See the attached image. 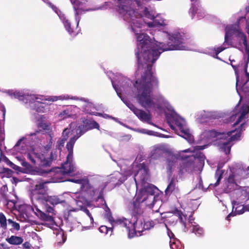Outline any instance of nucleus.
Returning <instances> with one entry per match:
<instances>
[{
  "label": "nucleus",
  "mask_w": 249,
  "mask_h": 249,
  "mask_svg": "<svg viewBox=\"0 0 249 249\" xmlns=\"http://www.w3.org/2000/svg\"><path fill=\"white\" fill-rule=\"evenodd\" d=\"M137 39L138 43L136 55L139 69L141 65L143 66L142 61L144 63L153 65L162 52L181 50L183 47V39L179 33L169 35L167 43H160L159 45L153 42L150 37L144 33L138 34Z\"/></svg>",
  "instance_id": "nucleus-1"
},
{
  "label": "nucleus",
  "mask_w": 249,
  "mask_h": 249,
  "mask_svg": "<svg viewBox=\"0 0 249 249\" xmlns=\"http://www.w3.org/2000/svg\"><path fill=\"white\" fill-rule=\"evenodd\" d=\"M58 151L57 149H53L50 153L49 158H46L43 154H37L38 160L41 161V166L42 167H49L52 164L53 161L55 160L57 158Z\"/></svg>",
  "instance_id": "nucleus-9"
},
{
  "label": "nucleus",
  "mask_w": 249,
  "mask_h": 249,
  "mask_svg": "<svg viewBox=\"0 0 249 249\" xmlns=\"http://www.w3.org/2000/svg\"><path fill=\"white\" fill-rule=\"evenodd\" d=\"M8 164L10 165V166L11 168H12L14 170H15L16 171H21L20 170L21 168L20 167H19L18 166L15 164L14 163H13L11 161H9V163Z\"/></svg>",
  "instance_id": "nucleus-45"
},
{
  "label": "nucleus",
  "mask_w": 249,
  "mask_h": 249,
  "mask_svg": "<svg viewBox=\"0 0 249 249\" xmlns=\"http://www.w3.org/2000/svg\"><path fill=\"white\" fill-rule=\"evenodd\" d=\"M143 66L141 65L138 69H145L144 72L140 79L136 81L135 87L137 88L138 93L137 99L142 107L147 110L148 108L155 107L156 104L153 100L151 94L153 89H158L159 81L158 78L153 75L152 71V65L144 63L142 61ZM139 67V64H138Z\"/></svg>",
  "instance_id": "nucleus-2"
},
{
  "label": "nucleus",
  "mask_w": 249,
  "mask_h": 249,
  "mask_svg": "<svg viewBox=\"0 0 249 249\" xmlns=\"http://www.w3.org/2000/svg\"><path fill=\"white\" fill-rule=\"evenodd\" d=\"M235 177L234 173H231L227 178H225L223 185L224 192L229 193L238 189L239 185Z\"/></svg>",
  "instance_id": "nucleus-7"
},
{
  "label": "nucleus",
  "mask_w": 249,
  "mask_h": 249,
  "mask_svg": "<svg viewBox=\"0 0 249 249\" xmlns=\"http://www.w3.org/2000/svg\"><path fill=\"white\" fill-rule=\"evenodd\" d=\"M52 171V169H51V170H46V171H44L43 172L46 173V174H48L51 172Z\"/></svg>",
  "instance_id": "nucleus-64"
},
{
  "label": "nucleus",
  "mask_w": 249,
  "mask_h": 249,
  "mask_svg": "<svg viewBox=\"0 0 249 249\" xmlns=\"http://www.w3.org/2000/svg\"><path fill=\"white\" fill-rule=\"evenodd\" d=\"M65 142L62 139L59 140L57 143L58 149L61 150V148L64 146Z\"/></svg>",
  "instance_id": "nucleus-48"
},
{
  "label": "nucleus",
  "mask_w": 249,
  "mask_h": 249,
  "mask_svg": "<svg viewBox=\"0 0 249 249\" xmlns=\"http://www.w3.org/2000/svg\"><path fill=\"white\" fill-rule=\"evenodd\" d=\"M245 207V211H249V205H246L244 206Z\"/></svg>",
  "instance_id": "nucleus-63"
},
{
  "label": "nucleus",
  "mask_w": 249,
  "mask_h": 249,
  "mask_svg": "<svg viewBox=\"0 0 249 249\" xmlns=\"http://www.w3.org/2000/svg\"><path fill=\"white\" fill-rule=\"evenodd\" d=\"M246 113L244 111H243L240 114V116L238 117L237 120L235 122V123L233 124V126H235L239 124L241 121L244 119Z\"/></svg>",
  "instance_id": "nucleus-41"
},
{
  "label": "nucleus",
  "mask_w": 249,
  "mask_h": 249,
  "mask_svg": "<svg viewBox=\"0 0 249 249\" xmlns=\"http://www.w3.org/2000/svg\"><path fill=\"white\" fill-rule=\"evenodd\" d=\"M134 114L142 122L146 123L149 124L155 125L151 122L152 115L150 111L145 112L143 110L137 108Z\"/></svg>",
  "instance_id": "nucleus-12"
},
{
  "label": "nucleus",
  "mask_w": 249,
  "mask_h": 249,
  "mask_svg": "<svg viewBox=\"0 0 249 249\" xmlns=\"http://www.w3.org/2000/svg\"><path fill=\"white\" fill-rule=\"evenodd\" d=\"M247 67H248V62L247 63L245 68V74L246 77L247 78V80L246 82L247 83L248 81H249V72L247 71Z\"/></svg>",
  "instance_id": "nucleus-57"
},
{
  "label": "nucleus",
  "mask_w": 249,
  "mask_h": 249,
  "mask_svg": "<svg viewBox=\"0 0 249 249\" xmlns=\"http://www.w3.org/2000/svg\"><path fill=\"white\" fill-rule=\"evenodd\" d=\"M6 241L12 245H19L22 243L23 239L20 236L12 235L10 237L6 238Z\"/></svg>",
  "instance_id": "nucleus-20"
},
{
  "label": "nucleus",
  "mask_w": 249,
  "mask_h": 249,
  "mask_svg": "<svg viewBox=\"0 0 249 249\" xmlns=\"http://www.w3.org/2000/svg\"><path fill=\"white\" fill-rule=\"evenodd\" d=\"M48 182H40L36 184L35 186L34 192L33 193V195L35 193H40L39 191L44 189L45 187V184Z\"/></svg>",
  "instance_id": "nucleus-32"
},
{
  "label": "nucleus",
  "mask_w": 249,
  "mask_h": 249,
  "mask_svg": "<svg viewBox=\"0 0 249 249\" xmlns=\"http://www.w3.org/2000/svg\"><path fill=\"white\" fill-rule=\"evenodd\" d=\"M124 104L126 105V106L133 112L137 109V108L132 103H131L129 101H124Z\"/></svg>",
  "instance_id": "nucleus-38"
},
{
  "label": "nucleus",
  "mask_w": 249,
  "mask_h": 249,
  "mask_svg": "<svg viewBox=\"0 0 249 249\" xmlns=\"http://www.w3.org/2000/svg\"><path fill=\"white\" fill-rule=\"evenodd\" d=\"M9 95L12 98L18 99L19 100L23 101L25 98L24 95L19 92V91H16V92H11L9 91Z\"/></svg>",
  "instance_id": "nucleus-31"
},
{
  "label": "nucleus",
  "mask_w": 249,
  "mask_h": 249,
  "mask_svg": "<svg viewBox=\"0 0 249 249\" xmlns=\"http://www.w3.org/2000/svg\"><path fill=\"white\" fill-rule=\"evenodd\" d=\"M139 171L143 172L145 174H147L148 171V168L146 166L144 163H140L138 165Z\"/></svg>",
  "instance_id": "nucleus-37"
},
{
  "label": "nucleus",
  "mask_w": 249,
  "mask_h": 249,
  "mask_svg": "<svg viewBox=\"0 0 249 249\" xmlns=\"http://www.w3.org/2000/svg\"><path fill=\"white\" fill-rule=\"evenodd\" d=\"M124 17L125 20L135 24V19L141 18L142 15L133 9H129L125 10V12L124 14Z\"/></svg>",
  "instance_id": "nucleus-13"
},
{
  "label": "nucleus",
  "mask_w": 249,
  "mask_h": 249,
  "mask_svg": "<svg viewBox=\"0 0 249 249\" xmlns=\"http://www.w3.org/2000/svg\"><path fill=\"white\" fill-rule=\"evenodd\" d=\"M72 158L73 154L71 159H68V156H67V160L65 162L64 165L63 166L64 169L63 172L65 174H70L73 173L75 170V167L72 163Z\"/></svg>",
  "instance_id": "nucleus-17"
},
{
  "label": "nucleus",
  "mask_w": 249,
  "mask_h": 249,
  "mask_svg": "<svg viewBox=\"0 0 249 249\" xmlns=\"http://www.w3.org/2000/svg\"><path fill=\"white\" fill-rule=\"evenodd\" d=\"M180 131V136L184 138L186 140L191 141L192 139V135L190 134L189 130L188 129H186L184 128V126L181 127V129H178Z\"/></svg>",
  "instance_id": "nucleus-25"
},
{
  "label": "nucleus",
  "mask_w": 249,
  "mask_h": 249,
  "mask_svg": "<svg viewBox=\"0 0 249 249\" xmlns=\"http://www.w3.org/2000/svg\"><path fill=\"white\" fill-rule=\"evenodd\" d=\"M170 246L171 249H184L180 242L177 239H170Z\"/></svg>",
  "instance_id": "nucleus-23"
},
{
  "label": "nucleus",
  "mask_w": 249,
  "mask_h": 249,
  "mask_svg": "<svg viewBox=\"0 0 249 249\" xmlns=\"http://www.w3.org/2000/svg\"><path fill=\"white\" fill-rule=\"evenodd\" d=\"M153 23L154 24V25H161V26H163L164 25V21H162V22H160L159 21H157V19H155L154 20L153 22ZM149 26H153V25H149Z\"/></svg>",
  "instance_id": "nucleus-55"
},
{
  "label": "nucleus",
  "mask_w": 249,
  "mask_h": 249,
  "mask_svg": "<svg viewBox=\"0 0 249 249\" xmlns=\"http://www.w3.org/2000/svg\"><path fill=\"white\" fill-rule=\"evenodd\" d=\"M7 221L9 224H12L14 222V221L11 219H8V220H7Z\"/></svg>",
  "instance_id": "nucleus-62"
},
{
  "label": "nucleus",
  "mask_w": 249,
  "mask_h": 249,
  "mask_svg": "<svg viewBox=\"0 0 249 249\" xmlns=\"http://www.w3.org/2000/svg\"><path fill=\"white\" fill-rule=\"evenodd\" d=\"M37 154H42L40 153H28L27 155V158L32 162V163L34 165H36V163L38 164L40 167H42L41 166V161L38 160V159L37 158Z\"/></svg>",
  "instance_id": "nucleus-21"
},
{
  "label": "nucleus",
  "mask_w": 249,
  "mask_h": 249,
  "mask_svg": "<svg viewBox=\"0 0 249 249\" xmlns=\"http://www.w3.org/2000/svg\"><path fill=\"white\" fill-rule=\"evenodd\" d=\"M143 227L144 230H148L153 228L155 226V222L152 221H143Z\"/></svg>",
  "instance_id": "nucleus-35"
},
{
  "label": "nucleus",
  "mask_w": 249,
  "mask_h": 249,
  "mask_svg": "<svg viewBox=\"0 0 249 249\" xmlns=\"http://www.w3.org/2000/svg\"><path fill=\"white\" fill-rule=\"evenodd\" d=\"M224 174V171L222 170H216L215 173V178L216 179V182L213 184H211V185H213L214 187H216L218 186L221 181V180L222 178L223 175Z\"/></svg>",
  "instance_id": "nucleus-26"
},
{
  "label": "nucleus",
  "mask_w": 249,
  "mask_h": 249,
  "mask_svg": "<svg viewBox=\"0 0 249 249\" xmlns=\"http://www.w3.org/2000/svg\"><path fill=\"white\" fill-rule=\"evenodd\" d=\"M63 22L66 29L68 31L70 34L72 35L74 33V31L71 28V25L68 19L64 18Z\"/></svg>",
  "instance_id": "nucleus-34"
},
{
  "label": "nucleus",
  "mask_w": 249,
  "mask_h": 249,
  "mask_svg": "<svg viewBox=\"0 0 249 249\" xmlns=\"http://www.w3.org/2000/svg\"><path fill=\"white\" fill-rule=\"evenodd\" d=\"M234 130L229 131L227 133L220 132L215 130H211L207 131L205 132V136L208 140H212L213 138H217L218 139H223L224 137H230Z\"/></svg>",
  "instance_id": "nucleus-11"
},
{
  "label": "nucleus",
  "mask_w": 249,
  "mask_h": 249,
  "mask_svg": "<svg viewBox=\"0 0 249 249\" xmlns=\"http://www.w3.org/2000/svg\"><path fill=\"white\" fill-rule=\"evenodd\" d=\"M81 124L76 129V133L71 137L66 144V148L68 151V159H71L73 153V146L76 140L86 132L96 128L99 129V124L94 120L88 119L85 117L81 118Z\"/></svg>",
  "instance_id": "nucleus-4"
},
{
  "label": "nucleus",
  "mask_w": 249,
  "mask_h": 249,
  "mask_svg": "<svg viewBox=\"0 0 249 249\" xmlns=\"http://www.w3.org/2000/svg\"><path fill=\"white\" fill-rule=\"evenodd\" d=\"M235 215V213H233L232 212L231 213H229L226 217V220H228V221H230V217L231 216H234Z\"/></svg>",
  "instance_id": "nucleus-60"
},
{
  "label": "nucleus",
  "mask_w": 249,
  "mask_h": 249,
  "mask_svg": "<svg viewBox=\"0 0 249 249\" xmlns=\"http://www.w3.org/2000/svg\"><path fill=\"white\" fill-rule=\"evenodd\" d=\"M157 197L153 191L146 192L143 193L141 198H138V200L140 201L141 203H144L146 206L152 208L154 206Z\"/></svg>",
  "instance_id": "nucleus-8"
},
{
  "label": "nucleus",
  "mask_w": 249,
  "mask_h": 249,
  "mask_svg": "<svg viewBox=\"0 0 249 249\" xmlns=\"http://www.w3.org/2000/svg\"><path fill=\"white\" fill-rule=\"evenodd\" d=\"M75 182L81 184V189L83 191L95 194L96 190L94 189L93 186L89 183V180L88 178L77 180Z\"/></svg>",
  "instance_id": "nucleus-16"
},
{
  "label": "nucleus",
  "mask_w": 249,
  "mask_h": 249,
  "mask_svg": "<svg viewBox=\"0 0 249 249\" xmlns=\"http://www.w3.org/2000/svg\"><path fill=\"white\" fill-rule=\"evenodd\" d=\"M12 226L13 228V229L15 230L16 231H19L20 230V225L19 223L15 222L12 224Z\"/></svg>",
  "instance_id": "nucleus-52"
},
{
  "label": "nucleus",
  "mask_w": 249,
  "mask_h": 249,
  "mask_svg": "<svg viewBox=\"0 0 249 249\" xmlns=\"http://www.w3.org/2000/svg\"><path fill=\"white\" fill-rule=\"evenodd\" d=\"M206 145H202V146H196L194 147L195 151H200L204 149Z\"/></svg>",
  "instance_id": "nucleus-59"
},
{
  "label": "nucleus",
  "mask_w": 249,
  "mask_h": 249,
  "mask_svg": "<svg viewBox=\"0 0 249 249\" xmlns=\"http://www.w3.org/2000/svg\"><path fill=\"white\" fill-rule=\"evenodd\" d=\"M143 213V211L141 207L140 201H138V198H137L133 204L132 218L136 219L139 217H143L142 215Z\"/></svg>",
  "instance_id": "nucleus-15"
},
{
  "label": "nucleus",
  "mask_w": 249,
  "mask_h": 249,
  "mask_svg": "<svg viewBox=\"0 0 249 249\" xmlns=\"http://www.w3.org/2000/svg\"><path fill=\"white\" fill-rule=\"evenodd\" d=\"M191 231L193 233H194L196 235L198 236H201L203 235L204 231L203 229L200 227L199 225H192Z\"/></svg>",
  "instance_id": "nucleus-28"
},
{
  "label": "nucleus",
  "mask_w": 249,
  "mask_h": 249,
  "mask_svg": "<svg viewBox=\"0 0 249 249\" xmlns=\"http://www.w3.org/2000/svg\"><path fill=\"white\" fill-rule=\"evenodd\" d=\"M105 216L106 218H107L108 220V221L111 223L112 222V221L114 220V219L112 216L111 212L110 209L109 208V207L107 206L106 202H105Z\"/></svg>",
  "instance_id": "nucleus-30"
},
{
  "label": "nucleus",
  "mask_w": 249,
  "mask_h": 249,
  "mask_svg": "<svg viewBox=\"0 0 249 249\" xmlns=\"http://www.w3.org/2000/svg\"><path fill=\"white\" fill-rule=\"evenodd\" d=\"M163 153L162 150L160 148H157L153 151L152 156L154 159H157L161 157Z\"/></svg>",
  "instance_id": "nucleus-36"
},
{
  "label": "nucleus",
  "mask_w": 249,
  "mask_h": 249,
  "mask_svg": "<svg viewBox=\"0 0 249 249\" xmlns=\"http://www.w3.org/2000/svg\"><path fill=\"white\" fill-rule=\"evenodd\" d=\"M174 213L178 217L180 221L182 220V213L180 211L177 209L174 212Z\"/></svg>",
  "instance_id": "nucleus-46"
},
{
  "label": "nucleus",
  "mask_w": 249,
  "mask_h": 249,
  "mask_svg": "<svg viewBox=\"0 0 249 249\" xmlns=\"http://www.w3.org/2000/svg\"><path fill=\"white\" fill-rule=\"evenodd\" d=\"M31 244L28 242H25L22 244V247L25 249H31Z\"/></svg>",
  "instance_id": "nucleus-58"
},
{
  "label": "nucleus",
  "mask_w": 249,
  "mask_h": 249,
  "mask_svg": "<svg viewBox=\"0 0 249 249\" xmlns=\"http://www.w3.org/2000/svg\"><path fill=\"white\" fill-rule=\"evenodd\" d=\"M143 14L146 18L149 19H153L154 18V16L150 13V12L146 7H145L144 9Z\"/></svg>",
  "instance_id": "nucleus-39"
},
{
  "label": "nucleus",
  "mask_w": 249,
  "mask_h": 249,
  "mask_svg": "<svg viewBox=\"0 0 249 249\" xmlns=\"http://www.w3.org/2000/svg\"><path fill=\"white\" fill-rule=\"evenodd\" d=\"M232 209L235 208V211L234 213H235V215L236 214H241L245 212V207L243 205H241L235 201H233L232 202Z\"/></svg>",
  "instance_id": "nucleus-22"
},
{
  "label": "nucleus",
  "mask_w": 249,
  "mask_h": 249,
  "mask_svg": "<svg viewBox=\"0 0 249 249\" xmlns=\"http://www.w3.org/2000/svg\"><path fill=\"white\" fill-rule=\"evenodd\" d=\"M84 211L89 216V217L90 218L91 222H93V218L91 214L89 212V211L88 209L85 208V209H84Z\"/></svg>",
  "instance_id": "nucleus-53"
},
{
  "label": "nucleus",
  "mask_w": 249,
  "mask_h": 249,
  "mask_svg": "<svg viewBox=\"0 0 249 249\" xmlns=\"http://www.w3.org/2000/svg\"><path fill=\"white\" fill-rule=\"evenodd\" d=\"M99 230L101 232L107 233L108 228L106 226H101L99 228Z\"/></svg>",
  "instance_id": "nucleus-51"
},
{
  "label": "nucleus",
  "mask_w": 249,
  "mask_h": 249,
  "mask_svg": "<svg viewBox=\"0 0 249 249\" xmlns=\"http://www.w3.org/2000/svg\"><path fill=\"white\" fill-rule=\"evenodd\" d=\"M104 187H103L101 190L100 191V193H99V196H98V198L99 199H102L103 200H104L105 202V200L104 199Z\"/></svg>",
  "instance_id": "nucleus-54"
},
{
  "label": "nucleus",
  "mask_w": 249,
  "mask_h": 249,
  "mask_svg": "<svg viewBox=\"0 0 249 249\" xmlns=\"http://www.w3.org/2000/svg\"><path fill=\"white\" fill-rule=\"evenodd\" d=\"M195 157L199 160L200 162H204L205 156L202 152H199L196 153Z\"/></svg>",
  "instance_id": "nucleus-40"
},
{
  "label": "nucleus",
  "mask_w": 249,
  "mask_h": 249,
  "mask_svg": "<svg viewBox=\"0 0 249 249\" xmlns=\"http://www.w3.org/2000/svg\"><path fill=\"white\" fill-rule=\"evenodd\" d=\"M7 227V219L3 213H0V228L6 230Z\"/></svg>",
  "instance_id": "nucleus-29"
},
{
  "label": "nucleus",
  "mask_w": 249,
  "mask_h": 249,
  "mask_svg": "<svg viewBox=\"0 0 249 249\" xmlns=\"http://www.w3.org/2000/svg\"><path fill=\"white\" fill-rule=\"evenodd\" d=\"M41 131V130H36L34 132H31V133H30L29 134H28L27 135V136H29V137L36 136L37 134L40 133Z\"/></svg>",
  "instance_id": "nucleus-56"
},
{
  "label": "nucleus",
  "mask_w": 249,
  "mask_h": 249,
  "mask_svg": "<svg viewBox=\"0 0 249 249\" xmlns=\"http://www.w3.org/2000/svg\"><path fill=\"white\" fill-rule=\"evenodd\" d=\"M118 174L119 176H120L121 177L119 178L118 182H117V184H122L126 179V177L120 173H119Z\"/></svg>",
  "instance_id": "nucleus-50"
},
{
  "label": "nucleus",
  "mask_w": 249,
  "mask_h": 249,
  "mask_svg": "<svg viewBox=\"0 0 249 249\" xmlns=\"http://www.w3.org/2000/svg\"><path fill=\"white\" fill-rule=\"evenodd\" d=\"M245 123H242L240 125V128L238 129V133H236L233 135H231L229 137H224L223 139L226 140V141L220 144V148L221 150L225 152L226 154H228L231 152V147L233 145L232 142L233 141L237 140L240 137L241 133L243 131L242 128L244 127Z\"/></svg>",
  "instance_id": "nucleus-5"
},
{
  "label": "nucleus",
  "mask_w": 249,
  "mask_h": 249,
  "mask_svg": "<svg viewBox=\"0 0 249 249\" xmlns=\"http://www.w3.org/2000/svg\"><path fill=\"white\" fill-rule=\"evenodd\" d=\"M166 120L167 123L172 130H176L174 124L178 127V129H181V127L184 126V120L178 116L169 114L166 116Z\"/></svg>",
  "instance_id": "nucleus-10"
},
{
  "label": "nucleus",
  "mask_w": 249,
  "mask_h": 249,
  "mask_svg": "<svg viewBox=\"0 0 249 249\" xmlns=\"http://www.w3.org/2000/svg\"><path fill=\"white\" fill-rule=\"evenodd\" d=\"M24 140V138H21L19 140H18V141L17 142L16 144L15 145V147H17L19 146L21 142Z\"/></svg>",
  "instance_id": "nucleus-61"
},
{
  "label": "nucleus",
  "mask_w": 249,
  "mask_h": 249,
  "mask_svg": "<svg viewBox=\"0 0 249 249\" xmlns=\"http://www.w3.org/2000/svg\"><path fill=\"white\" fill-rule=\"evenodd\" d=\"M134 222L132 223L131 226V232L132 234H136V232L141 233L143 231V217H139V218L134 219Z\"/></svg>",
  "instance_id": "nucleus-14"
},
{
  "label": "nucleus",
  "mask_w": 249,
  "mask_h": 249,
  "mask_svg": "<svg viewBox=\"0 0 249 249\" xmlns=\"http://www.w3.org/2000/svg\"><path fill=\"white\" fill-rule=\"evenodd\" d=\"M48 126V125L46 123L43 122H41L38 124V127L41 128L43 130H47Z\"/></svg>",
  "instance_id": "nucleus-43"
},
{
  "label": "nucleus",
  "mask_w": 249,
  "mask_h": 249,
  "mask_svg": "<svg viewBox=\"0 0 249 249\" xmlns=\"http://www.w3.org/2000/svg\"><path fill=\"white\" fill-rule=\"evenodd\" d=\"M70 129L67 128L64 129V130L63 131L62 133V139L64 140L65 142H66L69 136V133L70 132V129H71V128H73L76 126V124L75 123H71L70 125Z\"/></svg>",
  "instance_id": "nucleus-27"
},
{
  "label": "nucleus",
  "mask_w": 249,
  "mask_h": 249,
  "mask_svg": "<svg viewBox=\"0 0 249 249\" xmlns=\"http://www.w3.org/2000/svg\"><path fill=\"white\" fill-rule=\"evenodd\" d=\"M61 99V98L60 96H51L49 97L48 98L46 99V100L49 101H52L54 102L58 100Z\"/></svg>",
  "instance_id": "nucleus-47"
},
{
  "label": "nucleus",
  "mask_w": 249,
  "mask_h": 249,
  "mask_svg": "<svg viewBox=\"0 0 249 249\" xmlns=\"http://www.w3.org/2000/svg\"><path fill=\"white\" fill-rule=\"evenodd\" d=\"M21 165L22 166L24 167L25 169H28L29 170L32 168V166H31V165L28 162L24 160L22 161Z\"/></svg>",
  "instance_id": "nucleus-44"
},
{
  "label": "nucleus",
  "mask_w": 249,
  "mask_h": 249,
  "mask_svg": "<svg viewBox=\"0 0 249 249\" xmlns=\"http://www.w3.org/2000/svg\"><path fill=\"white\" fill-rule=\"evenodd\" d=\"M231 66L233 68V69L235 71V74H236V85L238 84V82L239 81V75L238 73V72L237 71V67L236 66L232 65V64H231Z\"/></svg>",
  "instance_id": "nucleus-49"
},
{
  "label": "nucleus",
  "mask_w": 249,
  "mask_h": 249,
  "mask_svg": "<svg viewBox=\"0 0 249 249\" xmlns=\"http://www.w3.org/2000/svg\"><path fill=\"white\" fill-rule=\"evenodd\" d=\"M112 226V228H110V230H112V228L116 229H120L123 231H125L128 233L129 236L130 235L131 233V226H132V223L126 218H119L116 220H113L111 223Z\"/></svg>",
  "instance_id": "nucleus-6"
},
{
  "label": "nucleus",
  "mask_w": 249,
  "mask_h": 249,
  "mask_svg": "<svg viewBox=\"0 0 249 249\" xmlns=\"http://www.w3.org/2000/svg\"><path fill=\"white\" fill-rule=\"evenodd\" d=\"M67 237L63 231H59L56 235V241L58 245H61L66 240Z\"/></svg>",
  "instance_id": "nucleus-24"
},
{
  "label": "nucleus",
  "mask_w": 249,
  "mask_h": 249,
  "mask_svg": "<svg viewBox=\"0 0 249 249\" xmlns=\"http://www.w3.org/2000/svg\"><path fill=\"white\" fill-rule=\"evenodd\" d=\"M178 158L176 156L171 155L166 159L167 172L170 174L172 172V168L177 161Z\"/></svg>",
  "instance_id": "nucleus-18"
},
{
  "label": "nucleus",
  "mask_w": 249,
  "mask_h": 249,
  "mask_svg": "<svg viewBox=\"0 0 249 249\" xmlns=\"http://www.w3.org/2000/svg\"><path fill=\"white\" fill-rule=\"evenodd\" d=\"M176 190H178V187L176 186L175 178L173 177L165 190V193L166 195H170Z\"/></svg>",
  "instance_id": "nucleus-19"
},
{
  "label": "nucleus",
  "mask_w": 249,
  "mask_h": 249,
  "mask_svg": "<svg viewBox=\"0 0 249 249\" xmlns=\"http://www.w3.org/2000/svg\"><path fill=\"white\" fill-rule=\"evenodd\" d=\"M228 48V47H225L224 46L222 45V46L218 47L215 49V53L216 55L219 54L221 52L225 50L226 49Z\"/></svg>",
  "instance_id": "nucleus-42"
},
{
  "label": "nucleus",
  "mask_w": 249,
  "mask_h": 249,
  "mask_svg": "<svg viewBox=\"0 0 249 249\" xmlns=\"http://www.w3.org/2000/svg\"><path fill=\"white\" fill-rule=\"evenodd\" d=\"M33 198L44 206L46 213H45L36 207V214L41 220L50 222L53 221V216L54 210L53 207L49 206V204L54 206L65 202V200L60 199L57 196H49L46 193H35L33 196Z\"/></svg>",
  "instance_id": "nucleus-3"
},
{
  "label": "nucleus",
  "mask_w": 249,
  "mask_h": 249,
  "mask_svg": "<svg viewBox=\"0 0 249 249\" xmlns=\"http://www.w3.org/2000/svg\"><path fill=\"white\" fill-rule=\"evenodd\" d=\"M204 117L209 120H213L218 119L219 115L215 112H208L205 114Z\"/></svg>",
  "instance_id": "nucleus-33"
}]
</instances>
